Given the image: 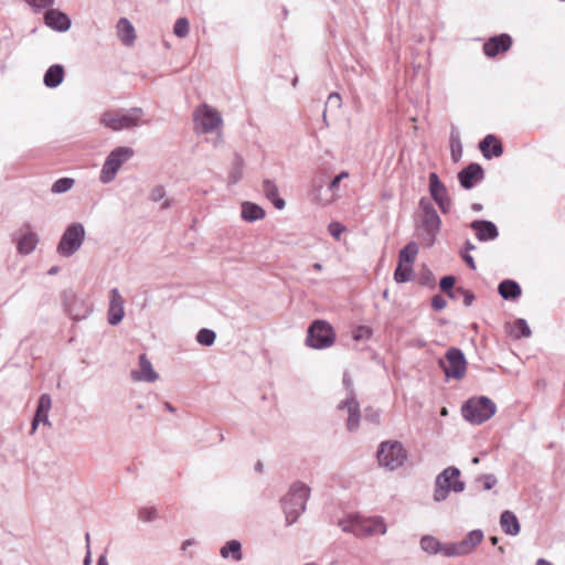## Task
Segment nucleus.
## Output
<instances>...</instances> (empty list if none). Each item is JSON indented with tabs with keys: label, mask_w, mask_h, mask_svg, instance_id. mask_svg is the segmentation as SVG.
Instances as JSON below:
<instances>
[{
	"label": "nucleus",
	"mask_w": 565,
	"mask_h": 565,
	"mask_svg": "<svg viewBox=\"0 0 565 565\" xmlns=\"http://www.w3.org/2000/svg\"><path fill=\"white\" fill-rule=\"evenodd\" d=\"M342 383L347 390V397L338 405L339 409L348 412L347 428L349 431L358 430L360 426L361 412L360 404L355 397L352 379L348 373L343 374Z\"/></svg>",
	"instance_id": "6e6552de"
},
{
	"label": "nucleus",
	"mask_w": 565,
	"mask_h": 565,
	"mask_svg": "<svg viewBox=\"0 0 565 565\" xmlns=\"http://www.w3.org/2000/svg\"><path fill=\"white\" fill-rule=\"evenodd\" d=\"M85 239V228L82 223L70 224L61 236L56 250L63 257L73 256Z\"/></svg>",
	"instance_id": "9d476101"
},
{
	"label": "nucleus",
	"mask_w": 565,
	"mask_h": 565,
	"mask_svg": "<svg viewBox=\"0 0 565 565\" xmlns=\"http://www.w3.org/2000/svg\"><path fill=\"white\" fill-rule=\"evenodd\" d=\"M471 209L475 211V212H480L482 210V204L480 203H473L471 205Z\"/></svg>",
	"instance_id": "338daca9"
},
{
	"label": "nucleus",
	"mask_w": 565,
	"mask_h": 565,
	"mask_svg": "<svg viewBox=\"0 0 565 565\" xmlns=\"http://www.w3.org/2000/svg\"><path fill=\"white\" fill-rule=\"evenodd\" d=\"M413 265L411 264H397L394 271V279L397 284H405L413 278Z\"/></svg>",
	"instance_id": "c9c22d12"
},
{
	"label": "nucleus",
	"mask_w": 565,
	"mask_h": 565,
	"mask_svg": "<svg viewBox=\"0 0 565 565\" xmlns=\"http://www.w3.org/2000/svg\"><path fill=\"white\" fill-rule=\"evenodd\" d=\"M39 243V236L34 232H28L22 235L17 244L18 253L22 255L31 254Z\"/></svg>",
	"instance_id": "473e14b6"
},
{
	"label": "nucleus",
	"mask_w": 565,
	"mask_h": 565,
	"mask_svg": "<svg viewBox=\"0 0 565 565\" xmlns=\"http://www.w3.org/2000/svg\"><path fill=\"white\" fill-rule=\"evenodd\" d=\"M465 248H466L467 252H470V250H475L476 246L470 241H467L465 243Z\"/></svg>",
	"instance_id": "0e129e2a"
},
{
	"label": "nucleus",
	"mask_w": 565,
	"mask_h": 565,
	"mask_svg": "<svg viewBox=\"0 0 565 565\" xmlns=\"http://www.w3.org/2000/svg\"><path fill=\"white\" fill-rule=\"evenodd\" d=\"M376 457L381 467L394 471L406 461L407 450L398 440H385L379 445Z\"/></svg>",
	"instance_id": "39448f33"
},
{
	"label": "nucleus",
	"mask_w": 565,
	"mask_h": 565,
	"mask_svg": "<svg viewBox=\"0 0 565 565\" xmlns=\"http://www.w3.org/2000/svg\"><path fill=\"white\" fill-rule=\"evenodd\" d=\"M44 23L57 32H66L72 25V21L66 13L51 7L44 13Z\"/></svg>",
	"instance_id": "aec40b11"
},
{
	"label": "nucleus",
	"mask_w": 565,
	"mask_h": 565,
	"mask_svg": "<svg viewBox=\"0 0 565 565\" xmlns=\"http://www.w3.org/2000/svg\"><path fill=\"white\" fill-rule=\"evenodd\" d=\"M418 254V245L415 242L407 243L398 253L397 264L413 265Z\"/></svg>",
	"instance_id": "f704fd0d"
},
{
	"label": "nucleus",
	"mask_w": 565,
	"mask_h": 565,
	"mask_svg": "<svg viewBox=\"0 0 565 565\" xmlns=\"http://www.w3.org/2000/svg\"><path fill=\"white\" fill-rule=\"evenodd\" d=\"M498 479L493 473H483L475 479V484H480L481 489L489 491L495 487Z\"/></svg>",
	"instance_id": "79ce46f5"
},
{
	"label": "nucleus",
	"mask_w": 565,
	"mask_h": 565,
	"mask_svg": "<svg viewBox=\"0 0 565 565\" xmlns=\"http://www.w3.org/2000/svg\"><path fill=\"white\" fill-rule=\"evenodd\" d=\"M223 558L232 557L233 561L239 562L243 558L242 544L237 540L227 541L220 550Z\"/></svg>",
	"instance_id": "72a5a7b5"
},
{
	"label": "nucleus",
	"mask_w": 565,
	"mask_h": 565,
	"mask_svg": "<svg viewBox=\"0 0 565 565\" xmlns=\"http://www.w3.org/2000/svg\"><path fill=\"white\" fill-rule=\"evenodd\" d=\"M364 419L372 423V424H379L380 423V413L376 409H373L372 407H367L364 411Z\"/></svg>",
	"instance_id": "3c124183"
},
{
	"label": "nucleus",
	"mask_w": 565,
	"mask_h": 565,
	"mask_svg": "<svg viewBox=\"0 0 565 565\" xmlns=\"http://www.w3.org/2000/svg\"><path fill=\"white\" fill-rule=\"evenodd\" d=\"M64 76L65 71L63 65L53 64L45 71L43 83L47 88H56L62 84Z\"/></svg>",
	"instance_id": "a878e982"
},
{
	"label": "nucleus",
	"mask_w": 565,
	"mask_h": 565,
	"mask_svg": "<svg viewBox=\"0 0 565 565\" xmlns=\"http://www.w3.org/2000/svg\"><path fill=\"white\" fill-rule=\"evenodd\" d=\"M166 196V190L162 185H157L151 190L150 200L153 202H159Z\"/></svg>",
	"instance_id": "864d4df0"
},
{
	"label": "nucleus",
	"mask_w": 565,
	"mask_h": 565,
	"mask_svg": "<svg viewBox=\"0 0 565 565\" xmlns=\"http://www.w3.org/2000/svg\"><path fill=\"white\" fill-rule=\"evenodd\" d=\"M460 470L450 466L437 475L433 499L435 502L445 501L450 492L460 493L465 490L466 483L460 480Z\"/></svg>",
	"instance_id": "7ed1b4c3"
},
{
	"label": "nucleus",
	"mask_w": 565,
	"mask_h": 565,
	"mask_svg": "<svg viewBox=\"0 0 565 565\" xmlns=\"http://www.w3.org/2000/svg\"><path fill=\"white\" fill-rule=\"evenodd\" d=\"M35 12L49 9L54 4V0H24Z\"/></svg>",
	"instance_id": "a18cd8bd"
},
{
	"label": "nucleus",
	"mask_w": 565,
	"mask_h": 565,
	"mask_svg": "<svg viewBox=\"0 0 565 565\" xmlns=\"http://www.w3.org/2000/svg\"><path fill=\"white\" fill-rule=\"evenodd\" d=\"M189 31H190V28H189V21L186 18H179L175 23H174V26H173V33L175 36L178 38H185L188 36L189 34Z\"/></svg>",
	"instance_id": "37998d69"
},
{
	"label": "nucleus",
	"mask_w": 565,
	"mask_h": 565,
	"mask_svg": "<svg viewBox=\"0 0 565 565\" xmlns=\"http://www.w3.org/2000/svg\"><path fill=\"white\" fill-rule=\"evenodd\" d=\"M97 565H108V561L105 554H102L97 559Z\"/></svg>",
	"instance_id": "e2e57ef3"
},
{
	"label": "nucleus",
	"mask_w": 565,
	"mask_h": 565,
	"mask_svg": "<svg viewBox=\"0 0 565 565\" xmlns=\"http://www.w3.org/2000/svg\"><path fill=\"white\" fill-rule=\"evenodd\" d=\"M482 539L483 532L481 530H472L460 542L451 543L448 554L454 556L468 555L481 543Z\"/></svg>",
	"instance_id": "dca6fc26"
},
{
	"label": "nucleus",
	"mask_w": 565,
	"mask_h": 565,
	"mask_svg": "<svg viewBox=\"0 0 565 565\" xmlns=\"http://www.w3.org/2000/svg\"><path fill=\"white\" fill-rule=\"evenodd\" d=\"M428 181H429V184H428L429 194L435 203L439 202L444 198L449 196L447 193L446 185L440 181V179L436 172L429 173Z\"/></svg>",
	"instance_id": "c85d7f7f"
},
{
	"label": "nucleus",
	"mask_w": 565,
	"mask_h": 565,
	"mask_svg": "<svg viewBox=\"0 0 565 565\" xmlns=\"http://www.w3.org/2000/svg\"><path fill=\"white\" fill-rule=\"evenodd\" d=\"M244 160L239 154H236L233 161L232 169L228 173V181L231 184H236L243 177Z\"/></svg>",
	"instance_id": "4c0bfd02"
},
{
	"label": "nucleus",
	"mask_w": 565,
	"mask_h": 565,
	"mask_svg": "<svg viewBox=\"0 0 565 565\" xmlns=\"http://www.w3.org/2000/svg\"><path fill=\"white\" fill-rule=\"evenodd\" d=\"M117 33L118 38L126 45L131 44L136 39L135 28L126 18H120L117 22Z\"/></svg>",
	"instance_id": "2f4dec72"
},
{
	"label": "nucleus",
	"mask_w": 565,
	"mask_h": 565,
	"mask_svg": "<svg viewBox=\"0 0 565 565\" xmlns=\"http://www.w3.org/2000/svg\"><path fill=\"white\" fill-rule=\"evenodd\" d=\"M498 292L504 300H516L521 297L522 289L515 280L504 279L499 284Z\"/></svg>",
	"instance_id": "bb28decb"
},
{
	"label": "nucleus",
	"mask_w": 565,
	"mask_h": 565,
	"mask_svg": "<svg viewBox=\"0 0 565 565\" xmlns=\"http://www.w3.org/2000/svg\"><path fill=\"white\" fill-rule=\"evenodd\" d=\"M457 178L461 188L471 190L484 179V170L481 164L471 162L458 172Z\"/></svg>",
	"instance_id": "2eb2a0df"
},
{
	"label": "nucleus",
	"mask_w": 565,
	"mask_h": 565,
	"mask_svg": "<svg viewBox=\"0 0 565 565\" xmlns=\"http://www.w3.org/2000/svg\"><path fill=\"white\" fill-rule=\"evenodd\" d=\"M341 97L338 93H331L329 96H328V100L326 103V107L328 106H332L334 108H340L341 107Z\"/></svg>",
	"instance_id": "6e6d98bb"
},
{
	"label": "nucleus",
	"mask_w": 565,
	"mask_h": 565,
	"mask_svg": "<svg viewBox=\"0 0 565 565\" xmlns=\"http://www.w3.org/2000/svg\"><path fill=\"white\" fill-rule=\"evenodd\" d=\"M335 337V332L329 322L315 320L308 328L306 344L315 350H323L334 343Z\"/></svg>",
	"instance_id": "0eeeda50"
},
{
	"label": "nucleus",
	"mask_w": 565,
	"mask_h": 565,
	"mask_svg": "<svg viewBox=\"0 0 565 565\" xmlns=\"http://www.w3.org/2000/svg\"><path fill=\"white\" fill-rule=\"evenodd\" d=\"M371 331L370 329L365 328V327H360L356 332L354 333L353 338L354 340H360L364 334H370Z\"/></svg>",
	"instance_id": "bf43d9fd"
},
{
	"label": "nucleus",
	"mask_w": 565,
	"mask_h": 565,
	"mask_svg": "<svg viewBox=\"0 0 565 565\" xmlns=\"http://www.w3.org/2000/svg\"><path fill=\"white\" fill-rule=\"evenodd\" d=\"M266 213L265 210L254 202H243L241 205V216L246 222H256L263 220Z\"/></svg>",
	"instance_id": "cd10ccee"
},
{
	"label": "nucleus",
	"mask_w": 565,
	"mask_h": 565,
	"mask_svg": "<svg viewBox=\"0 0 565 565\" xmlns=\"http://www.w3.org/2000/svg\"><path fill=\"white\" fill-rule=\"evenodd\" d=\"M324 185V180L322 178H316L311 182L310 194L312 195L316 202H320L319 194Z\"/></svg>",
	"instance_id": "49530a36"
},
{
	"label": "nucleus",
	"mask_w": 565,
	"mask_h": 565,
	"mask_svg": "<svg viewBox=\"0 0 565 565\" xmlns=\"http://www.w3.org/2000/svg\"><path fill=\"white\" fill-rule=\"evenodd\" d=\"M450 152L454 162H458L462 157V145L459 132L452 128L450 132Z\"/></svg>",
	"instance_id": "e433bc0d"
},
{
	"label": "nucleus",
	"mask_w": 565,
	"mask_h": 565,
	"mask_svg": "<svg viewBox=\"0 0 565 565\" xmlns=\"http://www.w3.org/2000/svg\"><path fill=\"white\" fill-rule=\"evenodd\" d=\"M512 335L515 339L529 338L531 335V329L525 319L519 318L514 321Z\"/></svg>",
	"instance_id": "ea45409f"
},
{
	"label": "nucleus",
	"mask_w": 565,
	"mask_h": 565,
	"mask_svg": "<svg viewBox=\"0 0 565 565\" xmlns=\"http://www.w3.org/2000/svg\"><path fill=\"white\" fill-rule=\"evenodd\" d=\"M418 206H419L420 211L423 212V215H429V214L437 213L433 203L427 198H420L419 202H418Z\"/></svg>",
	"instance_id": "de8ad7c7"
},
{
	"label": "nucleus",
	"mask_w": 565,
	"mask_h": 565,
	"mask_svg": "<svg viewBox=\"0 0 565 565\" xmlns=\"http://www.w3.org/2000/svg\"><path fill=\"white\" fill-rule=\"evenodd\" d=\"M469 226L475 231L476 237L480 242L494 241L499 236L498 227L492 221L475 220Z\"/></svg>",
	"instance_id": "4be33fe9"
},
{
	"label": "nucleus",
	"mask_w": 565,
	"mask_h": 565,
	"mask_svg": "<svg viewBox=\"0 0 565 565\" xmlns=\"http://www.w3.org/2000/svg\"><path fill=\"white\" fill-rule=\"evenodd\" d=\"M512 38L508 33H501L489 38L483 44V53L492 58L509 51L512 46Z\"/></svg>",
	"instance_id": "f3484780"
},
{
	"label": "nucleus",
	"mask_w": 565,
	"mask_h": 565,
	"mask_svg": "<svg viewBox=\"0 0 565 565\" xmlns=\"http://www.w3.org/2000/svg\"><path fill=\"white\" fill-rule=\"evenodd\" d=\"M419 282L423 286H428L430 288L435 287V278L430 270H426L424 274L419 277Z\"/></svg>",
	"instance_id": "603ef678"
},
{
	"label": "nucleus",
	"mask_w": 565,
	"mask_h": 565,
	"mask_svg": "<svg viewBox=\"0 0 565 565\" xmlns=\"http://www.w3.org/2000/svg\"><path fill=\"white\" fill-rule=\"evenodd\" d=\"M446 379L461 380L467 372V359L461 349L451 347L445 354V360L438 361Z\"/></svg>",
	"instance_id": "9b49d317"
},
{
	"label": "nucleus",
	"mask_w": 565,
	"mask_h": 565,
	"mask_svg": "<svg viewBox=\"0 0 565 565\" xmlns=\"http://www.w3.org/2000/svg\"><path fill=\"white\" fill-rule=\"evenodd\" d=\"M124 299L117 288H113L109 291V309H108V323L110 326H117L121 322L125 317Z\"/></svg>",
	"instance_id": "6ab92c4d"
},
{
	"label": "nucleus",
	"mask_w": 565,
	"mask_h": 565,
	"mask_svg": "<svg viewBox=\"0 0 565 565\" xmlns=\"http://www.w3.org/2000/svg\"><path fill=\"white\" fill-rule=\"evenodd\" d=\"M195 120L203 134L217 129L223 121L218 111L207 105H203L196 110Z\"/></svg>",
	"instance_id": "4468645a"
},
{
	"label": "nucleus",
	"mask_w": 565,
	"mask_h": 565,
	"mask_svg": "<svg viewBox=\"0 0 565 565\" xmlns=\"http://www.w3.org/2000/svg\"><path fill=\"white\" fill-rule=\"evenodd\" d=\"M456 277L452 275H446L439 280V288L443 292H445L450 299L457 300L459 296H462V301L466 307L472 305L476 299L475 294L466 289L463 287H455Z\"/></svg>",
	"instance_id": "ddd939ff"
},
{
	"label": "nucleus",
	"mask_w": 565,
	"mask_h": 565,
	"mask_svg": "<svg viewBox=\"0 0 565 565\" xmlns=\"http://www.w3.org/2000/svg\"><path fill=\"white\" fill-rule=\"evenodd\" d=\"M436 204L438 205V207L440 209L441 213H444V214L449 213L450 210H451V199L449 196L448 198H444L443 200H440Z\"/></svg>",
	"instance_id": "4d7b16f0"
},
{
	"label": "nucleus",
	"mask_w": 565,
	"mask_h": 565,
	"mask_svg": "<svg viewBox=\"0 0 565 565\" xmlns=\"http://www.w3.org/2000/svg\"><path fill=\"white\" fill-rule=\"evenodd\" d=\"M196 342L203 347H211L216 339V333L212 329L202 328L196 333Z\"/></svg>",
	"instance_id": "58836bf2"
},
{
	"label": "nucleus",
	"mask_w": 565,
	"mask_h": 565,
	"mask_svg": "<svg viewBox=\"0 0 565 565\" xmlns=\"http://www.w3.org/2000/svg\"><path fill=\"white\" fill-rule=\"evenodd\" d=\"M74 182L75 181L72 178H60L52 184L51 192L55 194L66 193L72 189Z\"/></svg>",
	"instance_id": "a19ab883"
},
{
	"label": "nucleus",
	"mask_w": 565,
	"mask_h": 565,
	"mask_svg": "<svg viewBox=\"0 0 565 565\" xmlns=\"http://www.w3.org/2000/svg\"><path fill=\"white\" fill-rule=\"evenodd\" d=\"M132 156H134V149L130 147L122 146V147L115 148L107 156V158L102 167V171H100V175H99L100 182L104 184L111 182L116 178L121 166L126 161H128Z\"/></svg>",
	"instance_id": "1a4fd4ad"
},
{
	"label": "nucleus",
	"mask_w": 565,
	"mask_h": 565,
	"mask_svg": "<svg viewBox=\"0 0 565 565\" xmlns=\"http://www.w3.org/2000/svg\"><path fill=\"white\" fill-rule=\"evenodd\" d=\"M138 518L142 522H152L157 519V510L153 507H143L138 511Z\"/></svg>",
	"instance_id": "c03bdc74"
},
{
	"label": "nucleus",
	"mask_w": 565,
	"mask_h": 565,
	"mask_svg": "<svg viewBox=\"0 0 565 565\" xmlns=\"http://www.w3.org/2000/svg\"><path fill=\"white\" fill-rule=\"evenodd\" d=\"M479 149L482 152V156L490 160L492 158H498L503 153V146L501 141L494 135H487L480 142Z\"/></svg>",
	"instance_id": "393cba45"
},
{
	"label": "nucleus",
	"mask_w": 565,
	"mask_h": 565,
	"mask_svg": "<svg viewBox=\"0 0 565 565\" xmlns=\"http://www.w3.org/2000/svg\"><path fill=\"white\" fill-rule=\"evenodd\" d=\"M263 192L277 210H282L286 206V201L279 196L278 186L274 181L264 180Z\"/></svg>",
	"instance_id": "7c9ffc66"
},
{
	"label": "nucleus",
	"mask_w": 565,
	"mask_h": 565,
	"mask_svg": "<svg viewBox=\"0 0 565 565\" xmlns=\"http://www.w3.org/2000/svg\"><path fill=\"white\" fill-rule=\"evenodd\" d=\"M61 298L65 312L74 321L84 320L92 312V305L88 299L83 295H77L72 289L64 290Z\"/></svg>",
	"instance_id": "f8f14e48"
},
{
	"label": "nucleus",
	"mask_w": 565,
	"mask_h": 565,
	"mask_svg": "<svg viewBox=\"0 0 565 565\" xmlns=\"http://www.w3.org/2000/svg\"><path fill=\"white\" fill-rule=\"evenodd\" d=\"M419 544L420 548L429 555L443 554L446 557H454L448 554L451 543L444 544L433 535L422 536Z\"/></svg>",
	"instance_id": "b1692460"
},
{
	"label": "nucleus",
	"mask_w": 565,
	"mask_h": 565,
	"mask_svg": "<svg viewBox=\"0 0 565 565\" xmlns=\"http://www.w3.org/2000/svg\"><path fill=\"white\" fill-rule=\"evenodd\" d=\"M536 565H553V564L544 558H539L536 562Z\"/></svg>",
	"instance_id": "774afa93"
},
{
	"label": "nucleus",
	"mask_w": 565,
	"mask_h": 565,
	"mask_svg": "<svg viewBox=\"0 0 565 565\" xmlns=\"http://www.w3.org/2000/svg\"><path fill=\"white\" fill-rule=\"evenodd\" d=\"M90 563H92V552H90V546L87 545L86 555L84 557L83 564L84 565H90Z\"/></svg>",
	"instance_id": "052dcab7"
},
{
	"label": "nucleus",
	"mask_w": 565,
	"mask_h": 565,
	"mask_svg": "<svg viewBox=\"0 0 565 565\" xmlns=\"http://www.w3.org/2000/svg\"><path fill=\"white\" fill-rule=\"evenodd\" d=\"M461 256H462L463 262L468 265V267L470 269L475 270L476 269V263H475L473 257L469 253H465Z\"/></svg>",
	"instance_id": "13d9d810"
},
{
	"label": "nucleus",
	"mask_w": 565,
	"mask_h": 565,
	"mask_svg": "<svg viewBox=\"0 0 565 565\" xmlns=\"http://www.w3.org/2000/svg\"><path fill=\"white\" fill-rule=\"evenodd\" d=\"M441 220L438 213L423 215L420 222L422 237L427 246H433L440 230Z\"/></svg>",
	"instance_id": "a211bd4d"
},
{
	"label": "nucleus",
	"mask_w": 565,
	"mask_h": 565,
	"mask_svg": "<svg viewBox=\"0 0 565 565\" xmlns=\"http://www.w3.org/2000/svg\"><path fill=\"white\" fill-rule=\"evenodd\" d=\"M143 114L142 108L134 107L127 113L120 110L105 111L100 117V122L115 131L129 129L139 125L140 118Z\"/></svg>",
	"instance_id": "423d86ee"
},
{
	"label": "nucleus",
	"mask_w": 565,
	"mask_h": 565,
	"mask_svg": "<svg viewBox=\"0 0 565 565\" xmlns=\"http://www.w3.org/2000/svg\"><path fill=\"white\" fill-rule=\"evenodd\" d=\"M338 525L345 533H351L356 537H366L374 534L384 535L387 531L386 523L382 516L365 518L360 514H349L340 519Z\"/></svg>",
	"instance_id": "f03ea898"
},
{
	"label": "nucleus",
	"mask_w": 565,
	"mask_h": 565,
	"mask_svg": "<svg viewBox=\"0 0 565 565\" xmlns=\"http://www.w3.org/2000/svg\"><path fill=\"white\" fill-rule=\"evenodd\" d=\"M195 544V540L194 539H188L185 541H183L182 545H181V550L182 551H186L188 547L192 546Z\"/></svg>",
	"instance_id": "680f3d73"
},
{
	"label": "nucleus",
	"mask_w": 565,
	"mask_h": 565,
	"mask_svg": "<svg viewBox=\"0 0 565 565\" xmlns=\"http://www.w3.org/2000/svg\"><path fill=\"white\" fill-rule=\"evenodd\" d=\"M130 376L134 381L148 383L156 382L159 379V374L153 370L145 353L139 355V370H132Z\"/></svg>",
	"instance_id": "5701e85b"
},
{
	"label": "nucleus",
	"mask_w": 565,
	"mask_h": 565,
	"mask_svg": "<svg viewBox=\"0 0 565 565\" xmlns=\"http://www.w3.org/2000/svg\"><path fill=\"white\" fill-rule=\"evenodd\" d=\"M164 407L170 413H174L177 411L175 407L171 403H169V402L164 403Z\"/></svg>",
	"instance_id": "69168bd1"
},
{
	"label": "nucleus",
	"mask_w": 565,
	"mask_h": 565,
	"mask_svg": "<svg viewBox=\"0 0 565 565\" xmlns=\"http://www.w3.org/2000/svg\"><path fill=\"white\" fill-rule=\"evenodd\" d=\"M311 489L301 481H295L289 487L288 492L281 498V509L286 516V525H291L298 521L306 511L307 502L310 498Z\"/></svg>",
	"instance_id": "f257e3e1"
},
{
	"label": "nucleus",
	"mask_w": 565,
	"mask_h": 565,
	"mask_svg": "<svg viewBox=\"0 0 565 565\" xmlns=\"http://www.w3.org/2000/svg\"><path fill=\"white\" fill-rule=\"evenodd\" d=\"M349 177V173L347 171H342L340 172L338 175H335L331 181L330 183L328 184V190L331 192V193H335L338 190H339V186H340V182L348 178Z\"/></svg>",
	"instance_id": "09e8293b"
},
{
	"label": "nucleus",
	"mask_w": 565,
	"mask_h": 565,
	"mask_svg": "<svg viewBox=\"0 0 565 565\" xmlns=\"http://www.w3.org/2000/svg\"><path fill=\"white\" fill-rule=\"evenodd\" d=\"M446 306H447V302L443 296H440V295L433 296L431 307L434 310H437V311L443 310L446 308Z\"/></svg>",
	"instance_id": "5fc2aeb1"
},
{
	"label": "nucleus",
	"mask_w": 565,
	"mask_h": 565,
	"mask_svg": "<svg viewBox=\"0 0 565 565\" xmlns=\"http://www.w3.org/2000/svg\"><path fill=\"white\" fill-rule=\"evenodd\" d=\"M344 231L345 227L337 221L331 222L328 226L329 234L335 239H339Z\"/></svg>",
	"instance_id": "8fccbe9b"
},
{
	"label": "nucleus",
	"mask_w": 565,
	"mask_h": 565,
	"mask_svg": "<svg viewBox=\"0 0 565 565\" xmlns=\"http://www.w3.org/2000/svg\"><path fill=\"white\" fill-rule=\"evenodd\" d=\"M52 407V398L49 394L44 393L40 395L38 401V406L32 418L31 430L34 433L39 426V424H44L51 426V422L49 419V412Z\"/></svg>",
	"instance_id": "412c9836"
},
{
	"label": "nucleus",
	"mask_w": 565,
	"mask_h": 565,
	"mask_svg": "<svg viewBox=\"0 0 565 565\" xmlns=\"http://www.w3.org/2000/svg\"><path fill=\"white\" fill-rule=\"evenodd\" d=\"M500 525L505 534L512 536L518 535L521 530L516 515L510 510H505L501 513Z\"/></svg>",
	"instance_id": "c756f323"
},
{
	"label": "nucleus",
	"mask_w": 565,
	"mask_h": 565,
	"mask_svg": "<svg viewBox=\"0 0 565 565\" xmlns=\"http://www.w3.org/2000/svg\"><path fill=\"white\" fill-rule=\"evenodd\" d=\"M495 411V404L487 396L471 397L461 407L462 417L475 425L489 420Z\"/></svg>",
	"instance_id": "20e7f679"
}]
</instances>
